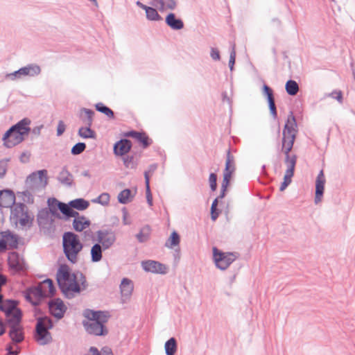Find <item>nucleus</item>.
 I'll return each mask as SVG.
<instances>
[{
	"instance_id": "f257e3e1",
	"label": "nucleus",
	"mask_w": 355,
	"mask_h": 355,
	"mask_svg": "<svg viewBox=\"0 0 355 355\" xmlns=\"http://www.w3.org/2000/svg\"><path fill=\"white\" fill-rule=\"evenodd\" d=\"M297 132V124L293 112L291 111L282 131L281 150L285 155L284 163L287 166L286 172L294 173L297 157L291 155V152L296 139Z\"/></svg>"
},
{
	"instance_id": "f03ea898",
	"label": "nucleus",
	"mask_w": 355,
	"mask_h": 355,
	"mask_svg": "<svg viewBox=\"0 0 355 355\" xmlns=\"http://www.w3.org/2000/svg\"><path fill=\"white\" fill-rule=\"evenodd\" d=\"M111 312H83L82 324L85 331L92 336L105 337L109 333L106 326Z\"/></svg>"
},
{
	"instance_id": "7ed1b4c3",
	"label": "nucleus",
	"mask_w": 355,
	"mask_h": 355,
	"mask_svg": "<svg viewBox=\"0 0 355 355\" xmlns=\"http://www.w3.org/2000/svg\"><path fill=\"white\" fill-rule=\"evenodd\" d=\"M56 279L59 288L67 298H73L76 293L81 291L77 272H71L67 264L60 265L57 271Z\"/></svg>"
},
{
	"instance_id": "20e7f679",
	"label": "nucleus",
	"mask_w": 355,
	"mask_h": 355,
	"mask_svg": "<svg viewBox=\"0 0 355 355\" xmlns=\"http://www.w3.org/2000/svg\"><path fill=\"white\" fill-rule=\"evenodd\" d=\"M31 123L28 118H24L12 125L3 135V146L7 148H11L21 144L25 139V137L31 132Z\"/></svg>"
},
{
	"instance_id": "39448f33",
	"label": "nucleus",
	"mask_w": 355,
	"mask_h": 355,
	"mask_svg": "<svg viewBox=\"0 0 355 355\" xmlns=\"http://www.w3.org/2000/svg\"><path fill=\"white\" fill-rule=\"evenodd\" d=\"M46 312H34L36 317V322L33 331V339L40 345H46L53 340L50 329H53V322L52 318L46 315L37 316L40 313Z\"/></svg>"
},
{
	"instance_id": "423d86ee",
	"label": "nucleus",
	"mask_w": 355,
	"mask_h": 355,
	"mask_svg": "<svg viewBox=\"0 0 355 355\" xmlns=\"http://www.w3.org/2000/svg\"><path fill=\"white\" fill-rule=\"evenodd\" d=\"M83 245L79 237L73 232H66L62 235V248L67 259L71 263L78 261V255Z\"/></svg>"
},
{
	"instance_id": "0eeeda50",
	"label": "nucleus",
	"mask_w": 355,
	"mask_h": 355,
	"mask_svg": "<svg viewBox=\"0 0 355 355\" xmlns=\"http://www.w3.org/2000/svg\"><path fill=\"white\" fill-rule=\"evenodd\" d=\"M24 297L26 302L34 306L33 311H42L45 301L49 295L40 283L37 286L28 287L23 292Z\"/></svg>"
},
{
	"instance_id": "6e6552de",
	"label": "nucleus",
	"mask_w": 355,
	"mask_h": 355,
	"mask_svg": "<svg viewBox=\"0 0 355 355\" xmlns=\"http://www.w3.org/2000/svg\"><path fill=\"white\" fill-rule=\"evenodd\" d=\"M11 214L13 218L16 219V223L21 216L19 222L22 227L32 226L34 217L30 216L28 208L24 203H17L13 209H11Z\"/></svg>"
},
{
	"instance_id": "1a4fd4ad",
	"label": "nucleus",
	"mask_w": 355,
	"mask_h": 355,
	"mask_svg": "<svg viewBox=\"0 0 355 355\" xmlns=\"http://www.w3.org/2000/svg\"><path fill=\"white\" fill-rule=\"evenodd\" d=\"M213 258L216 266L221 270L227 269L236 259V255L234 252H223L217 248H213Z\"/></svg>"
},
{
	"instance_id": "9d476101",
	"label": "nucleus",
	"mask_w": 355,
	"mask_h": 355,
	"mask_svg": "<svg viewBox=\"0 0 355 355\" xmlns=\"http://www.w3.org/2000/svg\"><path fill=\"white\" fill-rule=\"evenodd\" d=\"M40 73L41 68L39 65L36 64H30L19 69L12 73L6 74V78L14 80L16 79H19L21 78V76H25L33 77L39 75Z\"/></svg>"
},
{
	"instance_id": "9b49d317",
	"label": "nucleus",
	"mask_w": 355,
	"mask_h": 355,
	"mask_svg": "<svg viewBox=\"0 0 355 355\" xmlns=\"http://www.w3.org/2000/svg\"><path fill=\"white\" fill-rule=\"evenodd\" d=\"M98 243L104 250L110 248L116 240V233L111 228L99 230L96 232Z\"/></svg>"
},
{
	"instance_id": "f8f14e48",
	"label": "nucleus",
	"mask_w": 355,
	"mask_h": 355,
	"mask_svg": "<svg viewBox=\"0 0 355 355\" xmlns=\"http://www.w3.org/2000/svg\"><path fill=\"white\" fill-rule=\"evenodd\" d=\"M143 269L146 272L165 275L168 272V267L159 261L154 260H146L141 262Z\"/></svg>"
},
{
	"instance_id": "ddd939ff",
	"label": "nucleus",
	"mask_w": 355,
	"mask_h": 355,
	"mask_svg": "<svg viewBox=\"0 0 355 355\" xmlns=\"http://www.w3.org/2000/svg\"><path fill=\"white\" fill-rule=\"evenodd\" d=\"M47 204L50 214L56 218L61 219L67 204L58 200L55 198H49Z\"/></svg>"
},
{
	"instance_id": "4468645a",
	"label": "nucleus",
	"mask_w": 355,
	"mask_h": 355,
	"mask_svg": "<svg viewBox=\"0 0 355 355\" xmlns=\"http://www.w3.org/2000/svg\"><path fill=\"white\" fill-rule=\"evenodd\" d=\"M8 265L11 270L15 272H21L25 270L24 260L20 258L19 253L15 251L9 252Z\"/></svg>"
},
{
	"instance_id": "2eb2a0df",
	"label": "nucleus",
	"mask_w": 355,
	"mask_h": 355,
	"mask_svg": "<svg viewBox=\"0 0 355 355\" xmlns=\"http://www.w3.org/2000/svg\"><path fill=\"white\" fill-rule=\"evenodd\" d=\"M16 198L15 193L11 189L0 190V207H10L13 209L15 206Z\"/></svg>"
},
{
	"instance_id": "dca6fc26",
	"label": "nucleus",
	"mask_w": 355,
	"mask_h": 355,
	"mask_svg": "<svg viewBox=\"0 0 355 355\" xmlns=\"http://www.w3.org/2000/svg\"><path fill=\"white\" fill-rule=\"evenodd\" d=\"M132 146V141L128 139H121L113 146V153L116 156L125 155L128 154Z\"/></svg>"
},
{
	"instance_id": "f3484780",
	"label": "nucleus",
	"mask_w": 355,
	"mask_h": 355,
	"mask_svg": "<svg viewBox=\"0 0 355 355\" xmlns=\"http://www.w3.org/2000/svg\"><path fill=\"white\" fill-rule=\"evenodd\" d=\"M119 287L121 294L122 302L123 303H125L132 296V291L134 289L133 282L131 279L124 277L122 279Z\"/></svg>"
},
{
	"instance_id": "a211bd4d",
	"label": "nucleus",
	"mask_w": 355,
	"mask_h": 355,
	"mask_svg": "<svg viewBox=\"0 0 355 355\" xmlns=\"http://www.w3.org/2000/svg\"><path fill=\"white\" fill-rule=\"evenodd\" d=\"M6 315V322L10 329L22 327L20 324L24 312H3Z\"/></svg>"
},
{
	"instance_id": "6ab92c4d",
	"label": "nucleus",
	"mask_w": 355,
	"mask_h": 355,
	"mask_svg": "<svg viewBox=\"0 0 355 355\" xmlns=\"http://www.w3.org/2000/svg\"><path fill=\"white\" fill-rule=\"evenodd\" d=\"M325 178L323 170H321L315 181V203L318 204L321 201L324 190Z\"/></svg>"
},
{
	"instance_id": "aec40b11",
	"label": "nucleus",
	"mask_w": 355,
	"mask_h": 355,
	"mask_svg": "<svg viewBox=\"0 0 355 355\" xmlns=\"http://www.w3.org/2000/svg\"><path fill=\"white\" fill-rule=\"evenodd\" d=\"M165 23L172 30L179 31L184 28V22L175 13L170 12L165 17Z\"/></svg>"
},
{
	"instance_id": "412c9836",
	"label": "nucleus",
	"mask_w": 355,
	"mask_h": 355,
	"mask_svg": "<svg viewBox=\"0 0 355 355\" xmlns=\"http://www.w3.org/2000/svg\"><path fill=\"white\" fill-rule=\"evenodd\" d=\"M1 236L6 240L8 249L14 250L18 248L19 237L17 234L12 233L10 230L0 232Z\"/></svg>"
},
{
	"instance_id": "4be33fe9",
	"label": "nucleus",
	"mask_w": 355,
	"mask_h": 355,
	"mask_svg": "<svg viewBox=\"0 0 355 355\" xmlns=\"http://www.w3.org/2000/svg\"><path fill=\"white\" fill-rule=\"evenodd\" d=\"M48 306V311H67V308L60 298L47 300L45 301L42 309Z\"/></svg>"
},
{
	"instance_id": "5701e85b",
	"label": "nucleus",
	"mask_w": 355,
	"mask_h": 355,
	"mask_svg": "<svg viewBox=\"0 0 355 355\" xmlns=\"http://www.w3.org/2000/svg\"><path fill=\"white\" fill-rule=\"evenodd\" d=\"M150 4L157 7L160 11L165 9L175 10L177 6L175 0H151Z\"/></svg>"
},
{
	"instance_id": "b1692460",
	"label": "nucleus",
	"mask_w": 355,
	"mask_h": 355,
	"mask_svg": "<svg viewBox=\"0 0 355 355\" xmlns=\"http://www.w3.org/2000/svg\"><path fill=\"white\" fill-rule=\"evenodd\" d=\"M8 336L14 343H20L23 342L25 338L23 327L10 329Z\"/></svg>"
},
{
	"instance_id": "393cba45",
	"label": "nucleus",
	"mask_w": 355,
	"mask_h": 355,
	"mask_svg": "<svg viewBox=\"0 0 355 355\" xmlns=\"http://www.w3.org/2000/svg\"><path fill=\"white\" fill-rule=\"evenodd\" d=\"M95 112L94 110L83 107L80 110V119L83 121V123L87 125L88 123H89L90 121V125H92L93 123V116L94 115Z\"/></svg>"
},
{
	"instance_id": "a878e982",
	"label": "nucleus",
	"mask_w": 355,
	"mask_h": 355,
	"mask_svg": "<svg viewBox=\"0 0 355 355\" xmlns=\"http://www.w3.org/2000/svg\"><path fill=\"white\" fill-rule=\"evenodd\" d=\"M58 180L63 184H66L67 186H72L73 184V175L72 174L67 170L66 166H64L60 171Z\"/></svg>"
},
{
	"instance_id": "bb28decb",
	"label": "nucleus",
	"mask_w": 355,
	"mask_h": 355,
	"mask_svg": "<svg viewBox=\"0 0 355 355\" xmlns=\"http://www.w3.org/2000/svg\"><path fill=\"white\" fill-rule=\"evenodd\" d=\"M67 205L76 210L83 211L89 207V202L84 198H76L69 201Z\"/></svg>"
},
{
	"instance_id": "cd10ccee",
	"label": "nucleus",
	"mask_w": 355,
	"mask_h": 355,
	"mask_svg": "<svg viewBox=\"0 0 355 355\" xmlns=\"http://www.w3.org/2000/svg\"><path fill=\"white\" fill-rule=\"evenodd\" d=\"M90 122L88 123L87 125L85 127H80L78 130V135L83 139H96V133L93 130L89 125Z\"/></svg>"
},
{
	"instance_id": "c85d7f7f",
	"label": "nucleus",
	"mask_w": 355,
	"mask_h": 355,
	"mask_svg": "<svg viewBox=\"0 0 355 355\" xmlns=\"http://www.w3.org/2000/svg\"><path fill=\"white\" fill-rule=\"evenodd\" d=\"M103 246L99 243H95L91 248V261L92 262H98L102 259L103 255Z\"/></svg>"
},
{
	"instance_id": "c756f323",
	"label": "nucleus",
	"mask_w": 355,
	"mask_h": 355,
	"mask_svg": "<svg viewBox=\"0 0 355 355\" xmlns=\"http://www.w3.org/2000/svg\"><path fill=\"white\" fill-rule=\"evenodd\" d=\"M75 209L71 207L69 205H67L64 211L62 214V218L65 220H69L70 218H73V219L80 218L81 220H85V216L83 215H80V214L74 210Z\"/></svg>"
},
{
	"instance_id": "7c9ffc66",
	"label": "nucleus",
	"mask_w": 355,
	"mask_h": 355,
	"mask_svg": "<svg viewBox=\"0 0 355 355\" xmlns=\"http://www.w3.org/2000/svg\"><path fill=\"white\" fill-rule=\"evenodd\" d=\"M166 355H175L178 350V343L174 337L170 338L164 344Z\"/></svg>"
},
{
	"instance_id": "2f4dec72",
	"label": "nucleus",
	"mask_w": 355,
	"mask_h": 355,
	"mask_svg": "<svg viewBox=\"0 0 355 355\" xmlns=\"http://www.w3.org/2000/svg\"><path fill=\"white\" fill-rule=\"evenodd\" d=\"M19 302L16 300H3L0 311H21L17 306Z\"/></svg>"
},
{
	"instance_id": "473e14b6",
	"label": "nucleus",
	"mask_w": 355,
	"mask_h": 355,
	"mask_svg": "<svg viewBox=\"0 0 355 355\" xmlns=\"http://www.w3.org/2000/svg\"><path fill=\"white\" fill-rule=\"evenodd\" d=\"M135 140L141 145L143 148H146L153 144V140L149 138L147 134L144 132H139Z\"/></svg>"
},
{
	"instance_id": "72a5a7b5",
	"label": "nucleus",
	"mask_w": 355,
	"mask_h": 355,
	"mask_svg": "<svg viewBox=\"0 0 355 355\" xmlns=\"http://www.w3.org/2000/svg\"><path fill=\"white\" fill-rule=\"evenodd\" d=\"M150 227L146 225L140 229V231L135 235L139 243H144L150 239Z\"/></svg>"
},
{
	"instance_id": "f704fd0d",
	"label": "nucleus",
	"mask_w": 355,
	"mask_h": 355,
	"mask_svg": "<svg viewBox=\"0 0 355 355\" xmlns=\"http://www.w3.org/2000/svg\"><path fill=\"white\" fill-rule=\"evenodd\" d=\"M90 224V220L85 217V220H81L80 218L73 219L72 225L76 232H80L89 227Z\"/></svg>"
},
{
	"instance_id": "c9c22d12",
	"label": "nucleus",
	"mask_w": 355,
	"mask_h": 355,
	"mask_svg": "<svg viewBox=\"0 0 355 355\" xmlns=\"http://www.w3.org/2000/svg\"><path fill=\"white\" fill-rule=\"evenodd\" d=\"M39 183L37 182V175L36 172H33L28 175L25 182L26 189L35 191Z\"/></svg>"
},
{
	"instance_id": "e433bc0d",
	"label": "nucleus",
	"mask_w": 355,
	"mask_h": 355,
	"mask_svg": "<svg viewBox=\"0 0 355 355\" xmlns=\"http://www.w3.org/2000/svg\"><path fill=\"white\" fill-rule=\"evenodd\" d=\"M133 197L131 190L125 189L119 193L117 199L119 203L125 205L130 202Z\"/></svg>"
},
{
	"instance_id": "4c0bfd02",
	"label": "nucleus",
	"mask_w": 355,
	"mask_h": 355,
	"mask_svg": "<svg viewBox=\"0 0 355 355\" xmlns=\"http://www.w3.org/2000/svg\"><path fill=\"white\" fill-rule=\"evenodd\" d=\"M123 165L127 168H136L138 165V161L134 155H123L122 157Z\"/></svg>"
},
{
	"instance_id": "58836bf2",
	"label": "nucleus",
	"mask_w": 355,
	"mask_h": 355,
	"mask_svg": "<svg viewBox=\"0 0 355 355\" xmlns=\"http://www.w3.org/2000/svg\"><path fill=\"white\" fill-rule=\"evenodd\" d=\"M235 171L234 157L231 154V148L227 150L226 162L224 171L234 173Z\"/></svg>"
},
{
	"instance_id": "ea45409f",
	"label": "nucleus",
	"mask_w": 355,
	"mask_h": 355,
	"mask_svg": "<svg viewBox=\"0 0 355 355\" xmlns=\"http://www.w3.org/2000/svg\"><path fill=\"white\" fill-rule=\"evenodd\" d=\"M89 353L92 355H114L112 349L109 346H104L99 350L95 346L89 348Z\"/></svg>"
},
{
	"instance_id": "a19ab883",
	"label": "nucleus",
	"mask_w": 355,
	"mask_h": 355,
	"mask_svg": "<svg viewBox=\"0 0 355 355\" xmlns=\"http://www.w3.org/2000/svg\"><path fill=\"white\" fill-rule=\"evenodd\" d=\"M287 94L290 96H295L299 91V85L295 80H288L285 85Z\"/></svg>"
},
{
	"instance_id": "79ce46f5",
	"label": "nucleus",
	"mask_w": 355,
	"mask_h": 355,
	"mask_svg": "<svg viewBox=\"0 0 355 355\" xmlns=\"http://www.w3.org/2000/svg\"><path fill=\"white\" fill-rule=\"evenodd\" d=\"M180 241V237L179 234L176 231H173L168 240L166 241L165 243V246L168 248H173L175 246H177L179 245Z\"/></svg>"
},
{
	"instance_id": "37998d69",
	"label": "nucleus",
	"mask_w": 355,
	"mask_h": 355,
	"mask_svg": "<svg viewBox=\"0 0 355 355\" xmlns=\"http://www.w3.org/2000/svg\"><path fill=\"white\" fill-rule=\"evenodd\" d=\"M96 110L106 115L109 119H114V112L107 105L103 104V103H97L95 105Z\"/></svg>"
},
{
	"instance_id": "c03bdc74",
	"label": "nucleus",
	"mask_w": 355,
	"mask_h": 355,
	"mask_svg": "<svg viewBox=\"0 0 355 355\" xmlns=\"http://www.w3.org/2000/svg\"><path fill=\"white\" fill-rule=\"evenodd\" d=\"M42 287L44 288L45 291L46 292V289L49 290V297L53 296L56 292V288L54 286L53 281L51 279L47 278L42 281L41 283Z\"/></svg>"
},
{
	"instance_id": "a18cd8bd",
	"label": "nucleus",
	"mask_w": 355,
	"mask_h": 355,
	"mask_svg": "<svg viewBox=\"0 0 355 355\" xmlns=\"http://www.w3.org/2000/svg\"><path fill=\"white\" fill-rule=\"evenodd\" d=\"M144 179H145V187H146V196L147 203L150 207L153 206V196L150 191V177L148 175V172H144Z\"/></svg>"
},
{
	"instance_id": "49530a36",
	"label": "nucleus",
	"mask_w": 355,
	"mask_h": 355,
	"mask_svg": "<svg viewBox=\"0 0 355 355\" xmlns=\"http://www.w3.org/2000/svg\"><path fill=\"white\" fill-rule=\"evenodd\" d=\"M146 18L150 21H161L162 17L158 13L157 10L153 7L148 6L146 9Z\"/></svg>"
},
{
	"instance_id": "de8ad7c7",
	"label": "nucleus",
	"mask_w": 355,
	"mask_h": 355,
	"mask_svg": "<svg viewBox=\"0 0 355 355\" xmlns=\"http://www.w3.org/2000/svg\"><path fill=\"white\" fill-rule=\"evenodd\" d=\"M49 214L50 211L46 208L42 209L39 211L37 220L40 225L42 223H46L49 221Z\"/></svg>"
},
{
	"instance_id": "09e8293b",
	"label": "nucleus",
	"mask_w": 355,
	"mask_h": 355,
	"mask_svg": "<svg viewBox=\"0 0 355 355\" xmlns=\"http://www.w3.org/2000/svg\"><path fill=\"white\" fill-rule=\"evenodd\" d=\"M34 191H35L26 189V190L24 191L18 192V194H21L22 196V199L25 202L33 204L34 202V197L33 196L31 192Z\"/></svg>"
},
{
	"instance_id": "8fccbe9b",
	"label": "nucleus",
	"mask_w": 355,
	"mask_h": 355,
	"mask_svg": "<svg viewBox=\"0 0 355 355\" xmlns=\"http://www.w3.org/2000/svg\"><path fill=\"white\" fill-rule=\"evenodd\" d=\"M231 51L230 53L229 67L230 71L234 69L236 60V45L234 42H230Z\"/></svg>"
},
{
	"instance_id": "3c124183",
	"label": "nucleus",
	"mask_w": 355,
	"mask_h": 355,
	"mask_svg": "<svg viewBox=\"0 0 355 355\" xmlns=\"http://www.w3.org/2000/svg\"><path fill=\"white\" fill-rule=\"evenodd\" d=\"M262 94L266 98L267 101H272L275 99L272 89L265 83L262 87Z\"/></svg>"
},
{
	"instance_id": "603ef678",
	"label": "nucleus",
	"mask_w": 355,
	"mask_h": 355,
	"mask_svg": "<svg viewBox=\"0 0 355 355\" xmlns=\"http://www.w3.org/2000/svg\"><path fill=\"white\" fill-rule=\"evenodd\" d=\"M37 175V182L40 184H43V187H46L48 184L47 171L46 169L40 170L36 172Z\"/></svg>"
},
{
	"instance_id": "864d4df0",
	"label": "nucleus",
	"mask_w": 355,
	"mask_h": 355,
	"mask_svg": "<svg viewBox=\"0 0 355 355\" xmlns=\"http://www.w3.org/2000/svg\"><path fill=\"white\" fill-rule=\"evenodd\" d=\"M293 175H294V173H288L286 171L285 172V174H284V180L282 182V184L280 185V187H279V191H284L286 189V187L291 183V182H292V177Z\"/></svg>"
},
{
	"instance_id": "5fc2aeb1",
	"label": "nucleus",
	"mask_w": 355,
	"mask_h": 355,
	"mask_svg": "<svg viewBox=\"0 0 355 355\" xmlns=\"http://www.w3.org/2000/svg\"><path fill=\"white\" fill-rule=\"evenodd\" d=\"M86 144L84 142H78L76 144L71 150V153L73 155H78L81 154L86 149Z\"/></svg>"
},
{
	"instance_id": "6e6d98bb",
	"label": "nucleus",
	"mask_w": 355,
	"mask_h": 355,
	"mask_svg": "<svg viewBox=\"0 0 355 355\" xmlns=\"http://www.w3.org/2000/svg\"><path fill=\"white\" fill-rule=\"evenodd\" d=\"M110 201V195L107 193H101L98 198L92 200L93 202L101 204V205H107Z\"/></svg>"
},
{
	"instance_id": "4d7b16f0",
	"label": "nucleus",
	"mask_w": 355,
	"mask_h": 355,
	"mask_svg": "<svg viewBox=\"0 0 355 355\" xmlns=\"http://www.w3.org/2000/svg\"><path fill=\"white\" fill-rule=\"evenodd\" d=\"M268 108L270 113L274 120H278L277 110L275 105V99L272 101H268Z\"/></svg>"
},
{
	"instance_id": "13d9d810",
	"label": "nucleus",
	"mask_w": 355,
	"mask_h": 355,
	"mask_svg": "<svg viewBox=\"0 0 355 355\" xmlns=\"http://www.w3.org/2000/svg\"><path fill=\"white\" fill-rule=\"evenodd\" d=\"M209 187L212 191H215L217 189V175L211 173L209 177Z\"/></svg>"
},
{
	"instance_id": "bf43d9fd",
	"label": "nucleus",
	"mask_w": 355,
	"mask_h": 355,
	"mask_svg": "<svg viewBox=\"0 0 355 355\" xmlns=\"http://www.w3.org/2000/svg\"><path fill=\"white\" fill-rule=\"evenodd\" d=\"M233 173L223 171V179L222 182V188L227 189L230 184V179Z\"/></svg>"
},
{
	"instance_id": "052dcab7",
	"label": "nucleus",
	"mask_w": 355,
	"mask_h": 355,
	"mask_svg": "<svg viewBox=\"0 0 355 355\" xmlns=\"http://www.w3.org/2000/svg\"><path fill=\"white\" fill-rule=\"evenodd\" d=\"M49 313H51L53 316L54 319H52V322H53V327L55 326V323L58 322L60 320L62 319L66 312H49Z\"/></svg>"
},
{
	"instance_id": "680f3d73",
	"label": "nucleus",
	"mask_w": 355,
	"mask_h": 355,
	"mask_svg": "<svg viewBox=\"0 0 355 355\" xmlns=\"http://www.w3.org/2000/svg\"><path fill=\"white\" fill-rule=\"evenodd\" d=\"M66 130V125L63 121L60 120L58 123L57 126V136L60 137L61 136Z\"/></svg>"
},
{
	"instance_id": "e2e57ef3",
	"label": "nucleus",
	"mask_w": 355,
	"mask_h": 355,
	"mask_svg": "<svg viewBox=\"0 0 355 355\" xmlns=\"http://www.w3.org/2000/svg\"><path fill=\"white\" fill-rule=\"evenodd\" d=\"M210 56L212 58V60L215 61L220 60V55L218 49L214 47L211 48Z\"/></svg>"
},
{
	"instance_id": "0e129e2a",
	"label": "nucleus",
	"mask_w": 355,
	"mask_h": 355,
	"mask_svg": "<svg viewBox=\"0 0 355 355\" xmlns=\"http://www.w3.org/2000/svg\"><path fill=\"white\" fill-rule=\"evenodd\" d=\"M330 95L333 98L336 99L339 103L343 102V93L341 91H333Z\"/></svg>"
},
{
	"instance_id": "69168bd1",
	"label": "nucleus",
	"mask_w": 355,
	"mask_h": 355,
	"mask_svg": "<svg viewBox=\"0 0 355 355\" xmlns=\"http://www.w3.org/2000/svg\"><path fill=\"white\" fill-rule=\"evenodd\" d=\"M31 154L28 152H23L19 156V161L23 164L28 163L30 159Z\"/></svg>"
},
{
	"instance_id": "338daca9",
	"label": "nucleus",
	"mask_w": 355,
	"mask_h": 355,
	"mask_svg": "<svg viewBox=\"0 0 355 355\" xmlns=\"http://www.w3.org/2000/svg\"><path fill=\"white\" fill-rule=\"evenodd\" d=\"M6 353L5 355H18L19 352L14 350L12 347L11 344H7L5 348Z\"/></svg>"
},
{
	"instance_id": "774afa93",
	"label": "nucleus",
	"mask_w": 355,
	"mask_h": 355,
	"mask_svg": "<svg viewBox=\"0 0 355 355\" xmlns=\"http://www.w3.org/2000/svg\"><path fill=\"white\" fill-rule=\"evenodd\" d=\"M77 274L79 275L80 277V286L81 285L83 286V288L85 289L86 288V287L87 286V280H86V277L85 276L83 275V272H80V271H77Z\"/></svg>"
}]
</instances>
